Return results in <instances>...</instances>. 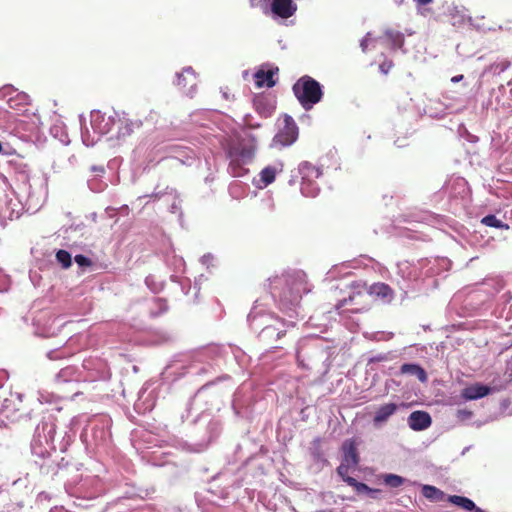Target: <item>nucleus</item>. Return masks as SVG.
Returning <instances> with one entry per match:
<instances>
[{
  "mask_svg": "<svg viewBox=\"0 0 512 512\" xmlns=\"http://www.w3.org/2000/svg\"><path fill=\"white\" fill-rule=\"evenodd\" d=\"M276 109L274 94L258 95V114L262 117L271 116Z\"/></svg>",
  "mask_w": 512,
  "mask_h": 512,
  "instance_id": "f8f14e48",
  "label": "nucleus"
},
{
  "mask_svg": "<svg viewBox=\"0 0 512 512\" xmlns=\"http://www.w3.org/2000/svg\"><path fill=\"white\" fill-rule=\"evenodd\" d=\"M299 172L302 180H317L322 175L320 168L310 162L301 163L299 166Z\"/></svg>",
  "mask_w": 512,
  "mask_h": 512,
  "instance_id": "dca6fc26",
  "label": "nucleus"
},
{
  "mask_svg": "<svg viewBox=\"0 0 512 512\" xmlns=\"http://www.w3.org/2000/svg\"><path fill=\"white\" fill-rule=\"evenodd\" d=\"M350 467L352 466L342 461V463L337 468V473L343 479L344 482H346V478H351L348 475Z\"/></svg>",
  "mask_w": 512,
  "mask_h": 512,
  "instance_id": "bb28decb",
  "label": "nucleus"
},
{
  "mask_svg": "<svg viewBox=\"0 0 512 512\" xmlns=\"http://www.w3.org/2000/svg\"><path fill=\"white\" fill-rule=\"evenodd\" d=\"M176 85L186 93L194 90L197 85V79L191 67L184 68L181 73L177 74Z\"/></svg>",
  "mask_w": 512,
  "mask_h": 512,
  "instance_id": "1a4fd4ad",
  "label": "nucleus"
},
{
  "mask_svg": "<svg viewBox=\"0 0 512 512\" xmlns=\"http://www.w3.org/2000/svg\"><path fill=\"white\" fill-rule=\"evenodd\" d=\"M422 494L425 498L432 501H442L444 499L443 491L431 485H424L422 488Z\"/></svg>",
  "mask_w": 512,
  "mask_h": 512,
  "instance_id": "aec40b11",
  "label": "nucleus"
},
{
  "mask_svg": "<svg viewBox=\"0 0 512 512\" xmlns=\"http://www.w3.org/2000/svg\"><path fill=\"white\" fill-rule=\"evenodd\" d=\"M56 259L65 269L69 268L72 265L71 254L66 250L61 249L57 251Z\"/></svg>",
  "mask_w": 512,
  "mask_h": 512,
  "instance_id": "393cba45",
  "label": "nucleus"
},
{
  "mask_svg": "<svg viewBox=\"0 0 512 512\" xmlns=\"http://www.w3.org/2000/svg\"><path fill=\"white\" fill-rule=\"evenodd\" d=\"M271 290H283L280 294L282 301L286 303H297L301 293L308 291L306 275L303 272H295L275 277L271 281Z\"/></svg>",
  "mask_w": 512,
  "mask_h": 512,
  "instance_id": "f257e3e1",
  "label": "nucleus"
},
{
  "mask_svg": "<svg viewBox=\"0 0 512 512\" xmlns=\"http://www.w3.org/2000/svg\"><path fill=\"white\" fill-rule=\"evenodd\" d=\"M399 406L396 403H385L378 407L374 413L373 424L380 426L386 423L389 418L396 413Z\"/></svg>",
  "mask_w": 512,
  "mask_h": 512,
  "instance_id": "9b49d317",
  "label": "nucleus"
},
{
  "mask_svg": "<svg viewBox=\"0 0 512 512\" xmlns=\"http://www.w3.org/2000/svg\"><path fill=\"white\" fill-rule=\"evenodd\" d=\"M400 372L402 374L415 376L422 383H425L428 380L426 371L418 364L405 363L400 367Z\"/></svg>",
  "mask_w": 512,
  "mask_h": 512,
  "instance_id": "2eb2a0df",
  "label": "nucleus"
},
{
  "mask_svg": "<svg viewBox=\"0 0 512 512\" xmlns=\"http://www.w3.org/2000/svg\"><path fill=\"white\" fill-rule=\"evenodd\" d=\"M2 151V144L0 143V152Z\"/></svg>",
  "mask_w": 512,
  "mask_h": 512,
  "instance_id": "c9c22d12",
  "label": "nucleus"
},
{
  "mask_svg": "<svg viewBox=\"0 0 512 512\" xmlns=\"http://www.w3.org/2000/svg\"><path fill=\"white\" fill-rule=\"evenodd\" d=\"M284 170V163L280 160L276 161L272 165H268L264 167L259 175H260V183L262 185L258 186V188H264L273 183L276 179V175L282 173Z\"/></svg>",
  "mask_w": 512,
  "mask_h": 512,
  "instance_id": "0eeeda50",
  "label": "nucleus"
},
{
  "mask_svg": "<svg viewBox=\"0 0 512 512\" xmlns=\"http://www.w3.org/2000/svg\"><path fill=\"white\" fill-rule=\"evenodd\" d=\"M370 292H371V294H375V295L380 296L382 298L391 297L392 294H393L392 289L387 284H384V283L374 284L371 287V291Z\"/></svg>",
  "mask_w": 512,
  "mask_h": 512,
  "instance_id": "5701e85b",
  "label": "nucleus"
},
{
  "mask_svg": "<svg viewBox=\"0 0 512 512\" xmlns=\"http://www.w3.org/2000/svg\"><path fill=\"white\" fill-rule=\"evenodd\" d=\"M386 37L390 41L391 45L395 49H400L404 45V35L394 29H389L385 33Z\"/></svg>",
  "mask_w": 512,
  "mask_h": 512,
  "instance_id": "412c9836",
  "label": "nucleus"
},
{
  "mask_svg": "<svg viewBox=\"0 0 512 512\" xmlns=\"http://www.w3.org/2000/svg\"><path fill=\"white\" fill-rule=\"evenodd\" d=\"M278 131L273 138L274 145L288 147L294 144L299 136V128L295 120L288 114L279 118Z\"/></svg>",
  "mask_w": 512,
  "mask_h": 512,
  "instance_id": "7ed1b4c3",
  "label": "nucleus"
},
{
  "mask_svg": "<svg viewBox=\"0 0 512 512\" xmlns=\"http://www.w3.org/2000/svg\"><path fill=\"white\" fill-rule=\"evenodd\" d=\"M248 75H249V73L247 71H245L243 76H244V78H247Z\"/></svg>",
  "mask_w": 512,
  "mask_h": 512,
  "instance_id": "473e14b6",
  "label": "nucleus"
},
{
  "mask_svg": "<svg viewBox=\"0 0 512 512\" xmlns=\"http://www.w3.org/2000/svg\"><path fill=\"white\" fill-rule=\"evenodd\" d=\"M481 223L485 226L497 229L508 230L510 228L508 224L502 222L500 219H498L495 215L492 214L483 217Z\"/></svg>",
  "mask_w": 512,
  "mask_h": 512,
  "instance_id": "4be33fe9",
  "label": "nucleus"
},
{
  "mask_svg": "<svg viewBox=\"0 0 512 512\" xmlns=\"http://www.w3.org/2000/svg\"><path fill=\"white\" fill-rule=\"evenodd\" d=\"M472 511H474V512H486L483 509H481L479 507H476V506H475V509H473Z\"/></svg>",
  "mask_w": 512,
  "mask_h": 512,
  "instance_id": "2f4dec72",
  "label": "nucleus"
},
{
  "mask_svg": "<svg viewBox=\"0 0 512 512\" xmlns=\"http://www.w3.org/2000/svg\"><path fill=\"white\" fill-rule=\"evenodd\" d=\"M228 155L231 159L230 167L232 174L235 177H239L248 171L244 166L253 163L254 151L252 147L232 146L228 151Z\"/></svg>",
  "mask_w": 512,
  "mask_h": 512,
  "instance_id": "20e7f679",
  "label": "nucleus"
},
{
  "mask_svg": "<svg viewBox=\"0 0 512 512\" xmlns=\"http://www.w3.org/2000/svg\"><path fill=\"white\" fill-rule=\"evenodd\" d=\"M462 79H463V75H456V76L451 78V81L453 83H457V82L461 81Z\"/></svg>",
  "mask_w": 512,
  "mask_h": 512,
  "instance_id": "c756f323",
  "label": "nucleus"
},
{
  "mask_svg": "<svg viewBox=\"0 0 512 512\" xmlns=\"http://www.w3.org/2000/svg\"><path fill=\"white\" fill-rule=\"evenodd\" d=\"M346 483L353 487L358 493L371 491L365 483L358 482L355 478H346Z\"/></svg>",
  "mask_w": 512,
  "mask_h": 512,
  "instance_id": "a878e982",
  "label": "nucleus"
},
{
  "mask_svg": "<svg viewBox=\"0 0 512 512\" xmlns=\"http://www.w3.org/2000/svg\"><path fill=\"white\" fill-rule=\"evenodd\" d=\"M271 10L275 15L287 19L294 15L297 5L292 0H273Z\"/></svg>",
  "mask_w": 512,
  "mask_h": 512,
  "instance_id": "9d476101",
  "label": "nucleus"
},
{
  "mask_svg": "<svg viewBox=\"0 0 512 512\" xmlns=\"http://www.w3.org/2000/svg\"><path fill=\"white\" fill-rule=\"evenodd\" d=\"M354 299V296H350L349 300L352 301Z\"/></svg>",
  "mask_w": 512,
  "mask_h": 512,
  "instance_id": "f704fd0d",
  "label": "nucleus"
},
{
  "mask_svg": "<svg viewBox=\"0 0 512 512\" xmlns=\"http://www.w3.org/2000/svg\"><path fill=\"white\" fill-rule=\"evenodd\" d=\"M320 191V187L316 180H302L301 192L306 197H316Z\"/></svg>",
  "mask_w": 512,
  "mask_h": 512,
  "instance_id": "a211bd4d",
  "label": "nucleus"
},
{
  "mask_svg": "<svg viewBox=\"0 0 512 512\" xmlns=\"http://www.w3.org/2000/svg\"><path fill=\"white\" fill-rule=\"evenodd\" d=\"M432 419L428 412L414 411L408 417V425L414 431H422L431 426Z\"/></svg>",
  "mask_w": 512,
  "mask_h": 512,
  "instance_id": "6e6552de",
  "label": "nucleus"
},
{
  "mask_svg": "<svg viewBox=\"0 0 512 512\" xmlns=\"http://www.w3.org/2000/svg\"><path fill=\"white\" fill-rule=\"evenodd\" d=\"M279 68L272 64H262L258 68V87L272 88L277 83Z\"/></svg>",
  "mask_w": 512,
  "mask_h": 512,
  "instance_id": "423d86ee",
  "label": "nucleus"
},
{
  "mask_svg": "<svg viewBox=\"0 0 512 512\" xmlns=\"http://www.w3.org/2000/svg\"><path fill=\"white\" fill-rule=\"evenodd\" d=\"M292 89L295 97L305 110H310L323 97L320 83L308 75L299 78Z\"/></svg>",
  "mask_w": 512,
  "mask_h": 512,
  "instance_id": "f03ea898",
  "label": "nucleus"
},
{
  "mask_svg": "<svg viewBox=\"0 0 512 512\" xmlns=\"http://www.w3.org/2000/svg\"><path fill=\"white\" fill-rule=\"evenodd\" d=\"M449 502L467 511L475 509V503L464 496L451 495L448 498Z\"/></svg>",
  "mask_w": 512,
  "mask_h": 512,
  "instance_id": "6ab92c4d",
  "label": "nucleus"
},
{
  "mask_svg": "<svg viewBox=\"0 0 512 512\" xmlns=\"http://www.w3.org/2000/svg\"><path fill=\"white\" fill-rule=\"evenodd\" d=\"M118 134L117 139L121 140L130 136L134 130V123L128 119H119L117 121Z\"/></svg>",
  "mask_w": 512,
  "mask_h": 512,
  "instance_id": "f3484780",
  "label": "nucleus"
},
{
  "mask_svg": "<svg viewBox=\"0 0 512 512\" xmlns=\"http://www.w3.org/2000/svg\"><path fill=\"white\" fill-rule=\"evenodd\" d=\"M384 483L389 487L396 488L404 484L405 479L396 474H386L383 478Z\"/></svg>",
  "mask_w": 512,
  "mask_h": 512,
  "instance_id": "b1692460",
  "label": "nucleus"
},
{
  "mask_svg": "<svg viewBox=\"0 0 512 512\" xmlns=\"http://www.w3.org/2000/svg\"><path fill=\"white\" fill-rule=\"evenodd\" d=\"M459 414H463L468 417H470L472 415V413L470 411H459Z\"/></svg>",
  "mask_w": 512,
  "mask_h": 512,
  "instance_id": "7c9ffc66",
  "label": "nucleus"
},
{
  "mask_svg": "<svg viewBox=\"0 0 512 512\" xmlns=\"http://www.w3.org/2000/svg\"><path fill=\"white\" fill-rule=\"evenodd\" d=\"M343 462L355 467L359 463V456L354 440H347L343 443Z\"/></svg>",
  "mask_w": 512,
  "mask_h": 512,
  "instance_id": "ddd939ff",
  "label": "nucleus"
},
{
  "mask_svg": "<svg viewBox=\"0 0 512 512\" xmlns=\"http://www.w3.org/2000/svg\"><path fill=\"white\" fill-rule=\"evenodd\" d=\"M0 99L6 100L10 109L17 114H26L28 112L29 96L26 93L18 92L11 86L0 89Z\"/></svg>",
  "mask_w": 512,
  "mask_h": 512,
  "instance_id": "39448f33",
  "label": "nucleus"
},
{
  "mask_svg": "<svg viewBox=\"0 0 512 512\" xmlns=\"http://www.w3.org/2000/svg\"><path fill=\"white\" fill-rule=\"evenodd\" d=\"M490 388L486 385L475 384L466 387L462 391V397L467 400H475L487 396L490 393Z\"/></svg>",
  "mask_w": 512,
  "mask_h": 512,
  "instance_id": "4468645a",
  "label": "nucleus"
},
{
  "mask_svg": "<svg viewBox=\"0 0 512 512\" xmlns=\"http://www.w3.org/2000/svg\"><path fill=\"white\" fill-rule=\"evenodd\" d=\"M251 76H252V78H253V79H256V72H253V73L251 74Z\"/></svg>",
  "mask_w": 512,
  "mask_h": 512,
  "instance_id": "72a5a7b5",
  "label": "nucleus"
},
{
  "mask_svg": "<svg viewBox=\"0 0 512 512\" xmlns=\"http://www.w3.org/2000/svg\"><path fill=\"white\" fill-rule=\"evenodd\" d=\"M74 260L81 267H88L92 265V261L82 254L76 255Z\"/></svg>",
  "mask_w": 512,
  "mask_h": 512,
  "instance_id": "cd10ccee",
  "label": "nucleus"
},
{
  "mask_svg": "<svg viewBox=\"0 0 512 512\" xmlns=\"http://www.w3.org/2000/svg\"><path fill=\"white\" fill-rule=\"evenodd\" d=\"M418 6H426L432 3L434 0H414Z\"/></svg>",
  "mask_w": 512,
  "mask_h": 512,
  "instance_id": "c85d7f7f",
  "label": "nucleus"
}]
</instances>
